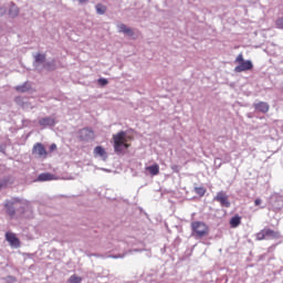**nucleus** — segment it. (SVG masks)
Instances as JSON below:
<instances>
[{"instance_id":"nucleus-1","label":"nucleus","mask_w":283,"mask_h":283,"mask_svg":"<svg viewBox=\"0 0 283 283\" xmlns=\"http://www.w3.org/2000/svg\"><path fill=\"white\" fill-rule=\"evenodd\" d=\"M114 150L115 154H123L126 149H129V144H127V133L119 132L113 135Z\"/></svg>"},{"instance_id":"nucleus-2","label":"nucleus","mask_w":283,"mask_h":283,"mask_svg":"<svg viewBox=\"0 0 283 283\" xmlns=\"http://www.w3.org/2000/svg\"><path fill=\"white\" fill-rule=\"evenodd\" d=\"M235 63H239V65L234 67V72L237 73L249 72V70H253V62H251L250 60L244 61V56L242 55V53L237 56Z\"/></svg>"},{"instance_id":"nucleus-3","label":"nucleus","mask_w":283,"mask_h":283,"mask_svg":"<svg viewBox=\"0 0 283 283\" xmlns=\"http://www.w3.org/2000/svg\"><path fill=\"white\" fill-rule=\"evenodd\" d=\"M192 231H195L197 238H205V235L209 234V228H207V224L200 221H195L191 224Z\"/></svg>"},{"instance_id":"nucleus-4","label":"nucleus","mask_w":283,"mask_h":283,"mask_svg":"<svg viewBox=\"0 0 283 283\" xmlns=\"http://www.w3.org/2000/svg\"><path fill=\"white\" fill-rule=\"evenodd\" d=\"M214 202H219L221 207L229 209L231 207V201H229V196L224 191H220L213 198Z\"/></svg>"},{"instance_id":"nucleus-5","label":"nucleus","mask_w":283,"mask_h":283,"mask_svg":"<svg viewBox=\"0 0 283 283\" xmlns=\"http://www.w3.org/2000/svg\"><path fill=\"white\" fill-rule=\"evenodd\" d=\"M19 202V199H13L12 201H7L4 208L7 209V213L11 219L17 218V210L14 209V205Z\"/></svg>"},{"instance_id":"nucleus-6","label":"nucleus","mask_w":283,"mask_h":283,"mask_svg":"<svg viewBox=\"0 0 283 283\" xmlns=\"http://www.w3.org/2000/svg\"><path fill=\"white\" fill-rule=\"evenodd\" d=\"M6 240L9 242L10 247L13 249H19L21 247V241H19V238H17V234L12 232H7L6 233Z\"/></svg>"},{"instance_id":"nucleus-7","label":"nucleus","mask_w":283,"mask_h":283,"mask_svg":"<svg viewBox=\"0 0 283 283\" xmlns=\"http://www.w3.org/2000/svg\"><path fill=\"white\" fill-rule=\"evenodd\" d=\"M39 125L41 127H54L56 125V118L54 116L42 117L39 119Z\"/></svg>"},{"instance_id":"nucleus-8","label":"nucleus","mask_w":283,"mask_h":283,"mask_svg":"<svg viewBox=\"0 0 283 283\" xmlns=\"http://www.w3.org/2000/svg\"><path fill=\"white\" fill-rule=\"evenodd\" d=\"M80 138L81 140H94L95 138V134L94 130L90 129V128H83L82 130H80Z\"/></svg>"},{"instance_id":"nucleus-9","label":"nucleus","mask_w":283,"mask_h":283,"mask_svg":"<svg viewBox=\"0 0 283 283\" xmlns=\"http://www.w3.org/2000/svg\"><path fill=\"white\" fill-rule=\"evenodd\" d=\"M45 65V54L38 53L34 56V67L35 70H43Z\"/></svg>"},{"instance_id":"nucleus-10","label":"nucleus","mask_w":283,"mask_h":283,"mask_svg":"<svg viewBox=\"0 0 283 283\" xmlns=\"http://www.w3.org/2000/svg\"><path fill=\"white\" fill-rule=\"evenodd\" d=\"M94 156H98L99 158H102V160H107L108 155L107 151H105V148H103V146H96L93 150Z\"/></svg>"},{"instance_id":"nucleus-11","label":"nucleus","mask_w":283,"mask_h":283,"mask_svg":"<svg viewBox=\"0 0 283 283\" xmlns=\"http://www.w3.org/2000/svg\"><path fill=\"white\" fill-rule=\"evenodd\" d=\"M33 154H36L38 156H48V151L41 143H38L33 146Z\"/></svg>"},{"instance_id":"nucleus-12","label":"nucleus","mask_w":283,"mask_h":283,"mask_svg":"<svg viewBox=\"0 0 283 283\" xmlns=\"http://www.w3.org/2000/svg\"><path fill=\"white\" fill-rule=\"evenodd\" d=\"M254 108L256 109V112L266 114V112H269V104L266 102H259L254 104Z\"/></svg>"},{"instance_id":"nucleus-13","label":"nucleus","mask_w":283,"mask_h":283,"mask_svg":"<svg viewBox=\"0 0 283 283\" xmlns=\"http://www.w3.org/2000/svg\"><path fill=\"white\" fill-rule=\"evenodd\" d=\"M117 28L118 32L127 34V36H134V30H132V28L126 27L124 23L118 24Z\"/></svg>"},{"instance_id":"nucleus-14","label":"nucleus","mask_w":283,"mask_h":283,"mask_svg":"<svg viewBox=\"0 0 283 283\" xmlns=\"http://www.w3.org/2000/svg\"><path fill=\"white\" fill-rule=\"evenodd\" d=\"M146 171L150 174V176H158L160 174V166L158 164H154L145 168Z\"/></svg>"},{"instance_id":"nucleus-15","label":"nucleus","mask_w":283,"mask_h":283,"mask_svg":"<svg viewBox=\"0 0 283 283\" xmlns=\"http://www.w3.org/2000/svg\"><path fill=\"white\" fill-rule=\"evenodd\" d=\"M265 230V238H271L272 240H280L281 234L277 231L271 230V229H264Z\"/></svg>"},{"instance_id":"nucleus-16","label":"nucleus","mask_w":283,"mask_h":283,"mask_svg":"<svg viewBox=\"0 0 283 283\" xmlns=\"http://www.w3.org/2000/svg\"><path fill=\"white\" fill-rule=\"evenodd\" d=\"M38 180L40 182H48L49 180H54V175L50 172H43L39 175Z\"/></svg>"},{"instance_id":"nucleus-17","label":"nucleus","mask_w":283,"mask_h":283,"mask_svg":"<svg viewBox=\"0 0 283 283\" xmlns=\"http://www.w3.org/2000/svg\"><path fill=\"white\" fill-rule=\"evenodd\" d=\"M32 86L30 85V82H25L24 84H22V85H18V86H15V90L18 91V92H20L21 94H25V92H30V88H31Z\"/></svg>"},{"instance_id":"nucleus-18","label":"nucleus","mask_w":283,"mask_h":283,"mask_svg":"<svg viewBox=\"0 0 283 283\" xmlns=\"http://www.w3.org/2000/svg\"><path fill=\"white\" fill-rule=\"evenodd\" d=\"M241 222L242 218H240V216H234L230 220V227H232V229H237V227H240Z\"/></svg>"},{"instance_id":"nucleus-19","label":"nucleus","mask_w":283,"mask_h":283,"mask_svg":"<svg viewBox=\"0 0 283 283\" xmlns=\"http://www.w3.org/2000/svg\"><path fill=\"white\" fill-rule=\"evenodd\" d=\"M43 70H48L49 72L56 70V62L54 60L44 62Z\"/></svg>"},{"instance_id":"nucleus-20","label":"nucleus","mask_w":283,"mask_h":283,"mask_svg":"<svg viewBox=\"0 0 283 283\" xmlns=\"http://www.w3.org/2000/svg\"><path fill=\"white\" fill-rule=\"evenodd\" d=\"M9 14L10 17L14 18V17H19V7L15 4H11L10 9H9Z\"/></svg>"},{"instance_id":"nucleus-21","label":"nucleus","mask_w":283,"mask_h":283,"mask_svg":"<svg viewBox=\"0 0 283 283\" xmlns=\"http://www.w3.org/2000/svg\"><path fill=\"white\" fill-rule=\"evenodd\" d=\"M96 12L97 14H105V12H107V8L103 4H96Z\"/></svg>"},{"instance_id":"nucleus-22","label":"nucleus","mask_w":283,"mask_h":283,"mask_svg":"<svg viewBox=\"0 0 283 283\" xmlns=\"http://www.w3.org/2000/svg\"><path fill=\"white\" fill-rule=\"evenodd\" d=\"M70 283H82L83 279L81 276H76V274H73L69 279Z\"/></svg>"},{"instance_id":"nucleus-23","label":"nucleus","mask_w":283,"mask_h":283,"mask_svg":"<svg viewBox=\"0 0 283 283\" xmlns=\"http://www.w3.org/2000/svg\"><path fill=\"white\" fill-rule=\"evenodd\" d=\"M256 240H266V233L264 229L256 233Z\"/></svg>"},{"instance_id":"nucleus-24","label":"nucleus","mask_w":283,"mask_h":283,"mask_svg":"<svg viewBox=\"0 0 283 283\" xmlns=\"http://www.w3.org/2000/svg\"><path fill=\"white\" fill-rule=\"evenodd\" d=\"M275 25H276V28H277L279 30H283V17L276 19Z\"/></svg>"},{"instance_id":"nucleus-25","label":"nucleus","mask_w":283,"mask_h":283,"mask_svg":"<svg viewBox=\"0 0 283 283\" xmlns=\"http://www.w3.org/2000/svg\"><path fill=\"white\" fill-rule=\"evenodd\" d=\"M195 191L198 196H205V193L207 192V190H205V188L202 187L196 188Z\"/></svg>"},{"instance_id":"nucleus-26","label":"nucleus","mask_w":283,"mask_h":283,"mask_svg":"<svg viewBox=\"0 0 283 283\" xmlns=\"http://www.w3.org/2000/svg\"><path fill=\"white\" fill-rule=\"evenodd\" d=\"M127 255V252L123 253V254H118V255H108V258H112L113 260H118V258L123 259Z\"/></svg>"},{"instance_id":"nucleus-27","label":"nucleus","mask_w":283,"mask_h":283,"mask_svg":"<svg viewBox=\"0 0 283 283\" xmlns=\"http://www.w3.org/2000/svg\"><path fill=\"white\" fill-rule=\"evenodd\" d=\"M98 83H99V85H102L104 87V85H107L108 81H107V78L101 77L98 80Z\"/></svg>"},{"instance_id":"nucleus-28","label":"nucleus","mask_w":283,"mask_h":283,"mask_svg":"<svg viewBox=\"0 0 283 283\" xmlns=\"http://www.w3.org/2000/svg\"><path fill=\"white\" fill-rule=\"evenodd\" d=\"M254 205L255 207H260V205H262V199H255Z\"/></svg>"},{"instance_id":"nucleus-29","label":"nucleus","mask_w":283,"mask_h":283,"mask_svg":"<svg viewBox=\"0 0 283 283\" xmlns=\"http://www.w3.org/2000/svg\"><path fill=\"white\" fill-rule=\"evenodd\" d=\"M92 255H93L94 258H105L104 255H101V254H88V258H92Z\"/></svg>"},{"instance_id":"nucleus-30","label":"nucleus","mask_w":283,"mask_h":283,"mask_svg":"<svg viewBox=\"0 0 283 283\" xmlns=\"http://www.w3.org/2000/svg\"><path fill=\"white\" fill-rule=\"evenodd\" d=\"M50 149H51V151H54V149H56V144H52Z\"/></svg>"},{"instance_id":"nucleus-31","label":"nucleus","mask_w":283,"mask_h":283,"mask_svg":"<svg viewBox=\"0 0 283 283\" xmlns=\"http://www.w3.org/2000/svg\"><path fill=\"white\" fill-rule=\"evenodd\" d=\"M127 242H128V244H134V239L130 238Z\"/></svg>"},{"instance_id":"nucleus-32","label":"nucleus","mask_w":283,"mask_h":283,"mask_svg":"<svg viewBox=\"0 0 283 283\" xmlns=\"http://www.w3.org/2000/svg\"><path fill=\"white\" fill-rule=\"evenodd\" d=\"M80 3H87L90 0H77Z\"/></svg>"},{"instance_id":"nucleus-33","label":"nucleus","mask_w":283,"mask_h":283,"mask_svg":"<svg viewBox=\"0 0 283 283\" xmlns=\"http://www.w3.org/2000/svg\"><path fill=\"white\" fill-rule=\"evenodd\" d=\"M218 163H220V158L214 159V165H218Z\"/></svg>"},{"instance_id":"nucleus-34","label":"nucleus","mask_w":283,"mask_h":283,"mask_svg":"<svg viewBox=\"0 0 283 283\" xmlns=\"http://www.w3.org/2000/svg\"><path fill=\"white\" fill-rule=\"evenodd\" d=\"M133 251L138 252V251H143V250L135 249V250H130L129 253H132Z\"/></svg>"},{"instance_id":"nucleus-35","label":"nucleus","mask_w":283,"mask_h":283,"mask_svg":"<svg viewBox=\"0 0 283 283\" xmlns=\"http://www.w3.org/2000/svg\"><path fill=\"white\" fill-rule=\"evenodd\" d=\"M1 187H3V181L0 180V189H1Z\"/></svg>"},{"instance_id":"nucleus-36","label":"nucleus","mask_w":283,"mask_h":283,"mask_svg":"<svg viewBox=\"0 0 283 283\" xmlns=\"http://www.w3.org/2000/svg\"><path fill=\"white\" fill-rule=\"evenodd\" d=\"M15 101H17V103H19V101H21V98L17 97Z\"/></svg>"},{"instance_id":"nucleus-37","label":"nucleus","mask_w":283,"mask_h":283,"mask_svg":"<svg viewBox=\"0 0 283 283\" xmlns=\"http://www.w3.org/2000/svg\"><path fill=\"white\" fill-rule=\"evenodd\" d=\"M222 165V163H219V167Z\"/></svg>"}]
</instances>
